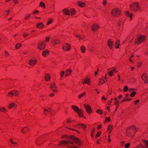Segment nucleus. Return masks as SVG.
<instances>
[{"label":"nucleus","instance_id":"6e6552de","mask_svg":"<svg viewBox=\"0 0 148 148\" xmlns=\"http://www.w3.org/2000/svg\"><path fill=\"white\" fill-rule=\"evenodd\" d=\"M141 78L144 80L145 83L147 84L148 83V77L145 73H144L143 74Z\"/></svg>","mask_w":148,"mask_h":148},{"label":"nucleus","instance_id":"37998d69","mask_svg":"<svg viewBox=\"0 0 148 148\" xmlns=\"http://www.w3.org/2000/svg\"><path fill=\"white\" fill-rule=\"evenodd\" d=\"M128 90V88L127 86H125L124 88V92H126Z\"/></svg>","mask_w":148,"mask_h":148},{"label":"nucleus","instance_id":"680f3d73","mask_svg":"<svg viewBox=\"0 0 148 148\" xmlns=\"http://www.w3.org/2000/svg\"><path fill=\"white\" fill-rule=\"evenodd\" d=\"M39 12V11L38 10H35L34 11L33 13L34 14H37Z\"/></svg>","mask_w":148,"mask_h":148},{"label":"nucleus","instance_id":"052dcab7","mask_svg":"<svg viewBox=\"0 0 148 148\" xmlns=\"http://www.w3.org/2000/svg\"><path fill=\"white\" fill-rule=\"evenodd\" d=\"M129 91L130 92H131L132 90H135V89L134 88H130L129 89Z\"/></svg>","mask_w":148,"mask_h":148},{"label":"nucleus","instance_id":"0e129e2a","mask_svg":"<svg viewBox=\"0 0 148 148\" xmlns=\"http://www.w3.org/2000/svg\"><path fill=\"white\" fill-rule=\"evenodd\" d=\"M121 146H123L124 145V142L123 141H122L121 142Z\"/></svg>","mask_w":148,"mask_h":148},{"label":"nucleus","instance_id":"69168bd1","mask_svg":"<svg viewBox=\"0 0 148 148\" xmlns=\"http://www.w3.org/2000/svg\"><path fill=\"white\" fill-rule=\"evenodd\" d=\"M141 63H139V62H138L137 63V65L138 66V67H140V65H141Z\"/></svg>","mask_w":148,"mask_h":148},{"label":"nucleus","instance_id":"79ce46f5","mask_svg":"<svg viewBox=\"0 0 148 148\" xmlns=\"http://www.w3.org/2000/svg\"><path fill=\"white\" fill-rule=\"evenodd\" d=\"M0 111L4 112L5 111L7 112L6 109L4 108H0Z\"/></svg>","mask_w":148,"mask_h":148},{"label":"nucleus","instance_id":"393cba45","mask_svg":"<svg viewBox=\"0 0 148 148\" xmlns=\"http://www.w3.org/2000/svg\"><path fill=\"white\" fill-rule=\"evenodd\" d=\"M45 79L46 81H49L50 79V75L48 74H47L45 76Z\"/></svg>","mask_w":148,"mask_h":148},{"label":"nucleus","instance_id":"a211bd4d","mask_svg":"<svg viewBox=\"0 0 148 148\" xmlns=\"http://www.w3.org/2000/svg\"><path fill=\"white\" fill-rule=\"evenodd\" d=\"M72 70L71 69H68L66 71L65 76H67L70 75L71 73Z\"/></svg>","mask_w":148,"mask_h":148},{"label":"nucleus","instance_id":"c756f323","mask_svg":"<svg viewBox=\"0 0 148 148\" xmlns=\"http://www.w3.org/2000/svg\"><path fill=\"white\" fill-rule=\"evenodd\" d=\"M120 41L119 40H117L115 44V47L116 48H119V45Z\"/></svg>","mask_w":148,"mask_h":148},{"label":"nucleus","instance_id":"3c124183","mask_svg":"<svg viewBox=\"0 0 148 148\" xmlns=\"http://www.w3.org/2000/svg\"><path fill=\"white\" fill-rule=\"evenodd\" d=\"M5 56H8L9 55V54L8 53V52L7 51H5Z\"/></svg>","mask_w":148,"mask_h":148},{"label":"nucleus","instance_id":"f8f14e48","mask_svg":"<svg viewBox=\"0 0 148 148\" xmlns=\"http://www.w3.org/2000/svg\"><path fill=\"white\" fill-rule=\"evenodd\" d=\"M70 47L71 46L70 45L66 43L63 46L62 49L64 51H69L70 49V48L69 47Z\"/></svg>","mask_w":148,"mask_h":148},{"label":"nucleus","instance_id":"8fccbe9b","mask_svg":"<svg viewBox=\"0 0 148 148\" xmlns=\"http://www.w3.org/2000/svg\"><path fill=\"white\" fill-rule=\"evenodd\" d=\"M64 73V71H61L60 75V77H62L63 76Z\"/></svg>","mask_w":148,"mask_h":148},{"label":"nucleus","instance_id":"0eeeda50","mask_svg":"<svg viewBox=\"0 0 148 148\" xmlns=\"http://www.w3.org/2000/svg\"><path fill=\"white\" fill-rule=\"evenodd\" d=\"M143 142L144 143L146 147H144L143 145L140 144L136 147L134 148H148V141L144 140H143Z\"/></svg>","mask_w":148,"mask_h":148},{"label":"nucleus","instance_id":"4c0bfd02","mask_svg":"<svg viewBox=\"0 0 148 148\" xmlns=\"http://www.w3.org/2000/svg\"><path fill=\"white\" fill-rule=\"evenodd\" d=\"M136 92H132L130 94V96L131 97H134V95L136 94Z\"/></svg>","mask_w":148,"mask_h":148},{"label":"nucleus","instance_id":"5fc2aeb1","mask_svg":"<svg viewBox=\"0 0 148 148\" xmlns=\"http://www.w3.org/2000/svg\"><path fill=\"white\" fill-rule=\"evenodd\" d=\"M134 55H132L131 56H130V59L129 60H130V61L131 62H132V63H133V61L132 60H131V58L132 57H134Z\"/></svg>","mask_w":148,"mask_h":148},{"label":"nucleus","instance_id":"412c9836","mask_svg":"<svg viewBox=\"0 0 148 148\" xmlns=\"http://www.w3.org/2000/svg\"><path fill=\"white\" fill-rule=\"evenodd\" d=\"M116 71V68H113L112 69L110 72H108V73L109 76H110V77L112 75L114 72V71Z\"/></svg>","mask_w":148,"mask_h":148},{"label":"nucleus","instance_id":"338daca9","mask_svg":"<svg viewBox=\"0 0 148 148\" xmlns=\"http://www.w3.org/2000/svg\"><path fill=\"white\" fill-rule=\"evenodd\" d=\"M107 109L109 111H110V107L109 106H107Z\"/></svg>","mask_w":148,"mask_h":148},{"label":"nucleus","instance_id":"bf43d9fd","mask_svg":"<svg viewBox=\"0 0 148 148\" xmlns=\"http://www.w3.org/2000/svg\"><path fill=\"white\" fill-rule=\"evenodd\" d=\"M106 1L105 0H103V1L102 2L103 5H105L106 4Z\"/></svg>","mask_w":148,"mask_h":148},{"label":"nucleus","instance_id":"a18cd8bd","mask_svg":"<svg viewBox=\"0 0 148 148\" xmlns=\"http://www.w3.org/2000/svg\"><path fill=\"white\" fill-rule=\"evenodd\" d=\"M10 141L11 142V143L12 144H17V143H16L14 142H13V139H10Z\"/></svg>","mask_w":148,"mask_h":148},{"label":"nucleus","instance_id":"de8ad7c7","mask_svg":"<svg viewBox=\"0 0 148 148\" xmlns=\"http://www.w3.org/2000/svg\"><path fill=\"white\" fill-rule=\"evenodd\" d=\"M130 144L129 143H127L125 145V148H128L130 146Z\"/></svg>","mask_w":148,"mask_h":148},{"label":"nucleus","instance_id":"1a4fd4ad","mask_svg":"<svg viewBox=\"0 0 148 148\" xmlns=\"http://www.w3.org/2000/svg\"><path fill=\"white\" fill-rule=\"evenodd\" d=\"M38 48L40 50H43L45 47V44L42 42L39 43L38 44Z\"/></svg>","mask_w":148,"mask_h":148},{"label":"nucleus","instance_id":"423d86ee","mask_svg":"<svg viewBox=\"0 0 148 148\" xmlns=\"http://www.w3.org/2000/svg\"><path fill=\"white\" fill-rule=\"evenodd\" d=\"M70 138L75 143L77 144L78 145H80L81 143L79 140L75 136H71Z\"/></svg>","mask_w":148,"mask_h":148},{"label":"nucleus","instance_id":"58836bf2","mask_svg":"<svg viewBox=\"0 0 148 148\" xmlns=\"http://www.w3.org/2000/svg\"><path fill=\"white\" fill-rule=\"evenodd\" d=\"M96 112L97 113L100 114H101L103 113L102 110L99 109L97 110Z\"/></svg>","mask_w":148,"mask_h":148},{"label":"nucleus","instance_id":"ea45409f","mask_svg":"<svg viewBox=\"0 0 148 148\" xmlns=\"http://www.w3.org/2000/svg\"><path fill=\"white\" fill-rule=\"evenodd\" d=\"M27 128L26 127H25L21 131L22 132V133H25V132H27Z\"/></svg>","mask_w":148,"mask_h":148},{"label":"nucleus","instance_id":"09e8293b","mask_svg":"<svg viewBox=\"0 0 148 148\" xmlns=\"http://www.w3.org/2000/svg\"><path fill=\"white\" fill-rule=\"evenodd\" d=\"M52 22V19H50L48 22L47 23V25H48L49 24H51Z\"/></svg>","mask_w":148,"mask_h":148},{"label":"nucleus","instance_id":"864d4df0","mask_svg":"<svg viewBox=\"0 0 148 148\" xmlns=\"http://www.w3.org/2000/svg\"><path fill=\"white\" fill-rule=\"evenodd\" d=\"M110 117H109V118H108L107 117H106V121L109 122V121H110Z\"/></svg>","mask_w":148,"mask_h":148},{"label":"nucleus","instance_id":"c03bdc74","mask_svg":"<svg viewBox=\"0 0 148 148\" xmlns=\"http://www.w3.org/2000/svg\"><path fill=\"white\" fill-rule=\"evenodd\" d=\"M101 134V132H98L96 135L95 137L96 138H97L98 136H99Z\"/></svg>","mask_w":148,"mask_h":148},{"label":"nucleus","instance_id":"2eb2a0df","mask_svg":"<svg viewBox=\"0 0 148 148\" xmlns=\"http://www.w3.org/2000/svg\"><path fill=\"white\" fill-rule=\"evenodd\" d=\"M113 41H112L111 40L109 39L108 41V46L110 49H112V47L113 45Z\"/></svg>","mask_w":148,"mask_h":148},{"label":"nucleus","instance_id":"c85d7f7f","mask_svg":"<svg viewBox=\"0 0 148 148\" xmlns=\"http://www.w3.org/2000/svg\"><path fill=\"white\" fill-rule=\"evenodd\" d=\"M104 82L105 81L104 80V78L103 77L100 79L99 82V84L100 85V83L103 84L104 83Z\"/></svg>","mask_w":148,"mask_h":148},{"label":"nucleus","instance_id":"f3484780","mask_svg":"<svg viewBox=\"0 0 148 148\" xmlns=\"http://www.w3.org/2000/svg\"><path fill=\"white\" fill-rule=\"evenodd\" d=\"M126 16L130 18L131 20L132 19V14H131L128 11H126L125 12Z\"/></svg>","mask_w":148,"mask_h":148},{"label":"nucleus","instance_id":"39448f33","mask_svg":"<svg viewBox=\"0 0 148 148\" xmlns=\"http://www.w3.org/2000/svg\"><path fill=\"white\" fill-rule=\"evenodd\" d=\"M111 14L114 16H118L121 14L120 10L118 8L113 9L112 11Z\"/></svg>","mask_w":148,"mask_h":148},{"label":"nucleus","instance_id":"49530a36","mask_svg":"<svg viewBox=\"0 0 148 148\" xmlns=\"http://www.w3.org/2000/svg\"><path fill=\"white\" fill-rule=\"evenodd\" d=\"M40 141V140H39L38 139H37L36 140V144L37 145H40V144H39V141Z\"/></svg>","mask_w":148,"mask_h":148},{"label":"nucleus","instance_id":"473e14b6","mask_svg":"<svg viewBox=\"0 0 148 148\" xmlns=\"http://www.w3.org/2000/svg\"><path fill=\"white\" fill-rule=\"evenodd\" d=\"M80 50L82 53H84L86 51V48L84 46H82L81 47Z\"/></svg>","mask_w":148,"mask_h":148},{"label":"nucleus","instance_id":"ddd939ff","mask_svg":"<svg viewBox=\"0 0 148 148\" xmlns=\"http://www.w3.org/2000/svg\"><path fill=\"white\" fill-rule=\"evenodd\" d=\"M99 27L98 24H94L91 27V29L94 32L97 29H98Z\"/></svg>","mask_w":148,"mask_h":148},{"label":"nucleus","instance_id":"4d7b16f0","mask_svg":"<svg viewBox=\"0 0 148 148\" xmlns=\"http://www.w3.org/2000/svg\"><path fill=\"white\" fill-rule=\"evenodd\" d=\"M8 94L10 95V96H12V91H10L8 92Z\"/></svg>","mask_w":148,"mask_h":148},{"label":"nucleus","instance_id":"2f4dec72","mask_svg":"<svg viewBox=\"0 0 148 148\" xmlns=\"http://www.w3.org/2000/svg\"><path fill=\"white\" fill-rule=\"evenodd\" d=\"M16 105V104L15 103H12L9 105L8 108L9 109H11L13 107L15 106Z\"/></svg>","mask_w":148,"mask_h":148},{"label":"nucleus","instance_id":"f257e3e1","mask_svg":"<svg viewBox=\"0 0 148 148\" xmlns=\"http://www.w3.org/2000/svg\"><path fill=\"white\" fill-rule=\"evenodd\" d=\"M130 10L133 11H136L141 8L139 5V3L135 2L130 5Z\"/></svg>","mask_w":148,"mask_h":148},{"label":"nucleus","instance_id":"a19ab883","mask_svg":"<svg viewBox=\"0 0 148 148\" xmlns=\"http://www.w3.org/2000/svg\"><path fill=\"white\" fill-rule=\"evenodd\" d=\"M80 127L84 129H85L86 127V126L85 125L83 124H80Z\"/></svg>","mask_w":148,"mask_h":148},{"label":"nucleus","instance_id":"774afa93","mask_svg":"<svg viewBox=\"0 0 148 148\" xmlns=\"http://www.w3.org/2000/svg\"><path fill=\"white\" fill-rule=\"evenodd\" d=\"M126 100H127V99H126V98H125H125H124V99H123V100H122L121 101V102H123V101H126Z\"/></svg>","mask_w":148,"mask_h":148},{"label":"nucleus","instance_id":"4468645a","mask_svg":"<svg viewBox=\"0 0 148 148\" xmlns=\"http://www.w3.org/2000/svg\"><path fill=\"white\" fill-rule=\"evenodd\" d=\"M62 11L63 14H64L67 15H69L70 14V12L67 9H64Z\"/></svg>","mask_w":148,"mask_h":148},{"label":"nucleus","instance_id":"c9c22d12","mask_svg":"<svg viewBox=\"0 0 148 148\" xmlns=\"http://www.w3.org/2000/svg\"><path fill=\"white\" fill-rule=\"evenodd\" d=\"M71 14L72 15H73L75 13V10L74 9H71Z\"/></svg>","mask_w":148,"mask_h":148},{"label":"nucleus","instance_id":"5701e85b","mask_svg":"<svg viewBox=\"0 0 148 148\" xmlns=\"http://www.w3.org/2000/svg\"><path fill=\"white\" fill-rule=\"evenodd\" d=\"M82 82L84 84L87 83L89 84H90V79L87 77L86 79H85L84 80H83Z\"/></svg>","mask_w":148,"mask_h":148},{"label":"nucleus","instance_id":"9b49d317","mask_svg":"<svg viewBox=\"0 0 148 148\" xmlns=\"http://www.w3.org/2000/svg\"><path fill=\"white\" fill-rule=\"evenodd\" d=\"M36 63V59H32L28 61V64L31 66H34Z\"/></svg>","mask_w":148,"mask_h":148},{"label":"nucleus","instance_id":"7c9ffc66","mask_svg":"<svg viewBox=\"0 0 148 148\" xmlns=\"http://www.w3.org/2000/svg\"><path fill=\"white\" fill-rule=\"evenodd\" d=\"M114 103H115V104L117 108L118 105H119V102L118 101V100L117 98H115L114 99Z\"/></svg>","mask_w":148,"mask_h":148},{"label":"nucleus","instance_id":"aec40b11","mask_svg":"<svg viewBox=\"0 0 148 148\" xmlns=\"http://www.w3.org/2000/svg\"><path fill=\"white\" fill-rule=\"evenodd\" d=\"M36 27L42 29L43 28V25L42 23H40L36 24Z\"/></svg>","mask_w":148,"mask_h":148},{"label":"nucleus","instance_id":"f03ea898","mask_svg":"<svg viewBox=\"0 0 148 148\" xmlns=\"http://www.w3.org/2000/svg\"><path fill=\"white\" fill-rule=\"evenodd\" d=\"M146 37L144 35H140L138 36L137 39H135V44L138 45L139 43L144 42L146 39Z\"/></svg>","mask_w":148,"mask_h":148},{"label":"nucleus","instance_id":"e433bc0d","mask_svg":"<svg viewBox=\"0 0 148 148\" xmlns=\"http://www.w3.org/2000/svg\"><path fill=\"white\" fill-rule=\"evenodd\" d=\"M85 92H84L81 94L79 95L78 96V97L79 98H81V97H83L85 94Z\"/></svg>","mask_w":148,"mask_h":148},{"label":"nucleus","instance_id":"9d476101","mask_svg":"<svg viewBox=\"0 0 148 148\" xmlns=\"http://www.w3.org/2000/svg\"><path fill=\"white\" fill-rule=\"evenodd\" d=\"M84 106L87 112L89 114L91 112V109L90 106L88 105L84 104Z\"/></svg>","mask_w":148,"mask_h":148},{"label":"nucleus","instance_id":"dca6fc26","mask_svg":"<svg viewBox=\"0 0 148 148\" xmlns=\"http://www.w3.org/2000/svg\"><path fill=\"white\" fill-rule=\"evenodd\" d=\"M50 88H51L53 92H56L57 91V90L56 89H53V88H56V84L55 83L52 84L50 85Z\"/></svg>","mask_w":148,"mask_h":148},{"label":"nucleus","instance_id":"7ed1b4c3","mask_svg":"<svg viewBox=\"0 0 148 148\" xmlns=\"http://www.w3.org/2000/svg\"><path fill=\"white\" fill-rule=\"evenodd\" d=\"M60 144H63L64 145H67L69 148H79L77 146H70L69 145V143H71V145H73L74 143L73 142H71L70 140H69L68 141H60Z\"/></svg>","mask_w":148,"mask_h":148},{"label":"nucleus","instance_id":"e2e57ef3","mask_svg":"<svg viewBox=\"0 0 148 148\" xmlns=\"http://www.w3.org/2000/svg\"><path fill=\"white\" fill-rule=\"evenodd\" d=\"M49 38L46 37L45 38L46 41H47V42L49 41Z\"/></svg>","mask_w":148,"mask_h":148},{"label":"nucleus","instance_id":"f704fd0d","mask_svg":"<svg viewBox=\"0 0 148 148\" xmlns=\"http://www.w3.org/2000/svg\"><path fill=\"white\" fill-rule=\"evenodd\" d=\"M21 46V45L20 43H17L16 45H15V48L16 49H18Z\"/></svg>","mask_w":148,"mask_h":148},{"label":"nucleus","instance_id":"a878e982","mask_svg":"<svg viewBox=\"0 0 148 148\" xmlns=\"http://www.w3.org/2000/svg\"><path fill=\"white\" fill-rule=\"evenodd\" d=\"M113 126L112 125H110L108 127L107 130L108 131V132L109 133H110L112 130V128Z\"/></svg>","mask_w":148,"mask_h":148},{"label":"nucleus","instance_id":"4be33fe9","mask_svg":"<svg viewBox=\"0 0 148 148\" xmlns=\"http://www.w3.org/2000/svg\"><path fill=\"white\" fill-rule=\"evenodd\" d=\"M49 54V51L48 50H45L42 52V55L44 56H46Z\"/></svg>","mask_w":148,"mask_h":148},{"label":"nucleus","instance_id":"bb28decb","mask_svg":"<svg viewBox=\"0 0 148 148\" xmlns=\"http://www.w3.org/2000/svg\"><path fill=\"white\" fill-rule=\"evenodd\" d=\"M131 130L130 129V128L127 129V130H126V134H127V135H130V136H133L131 134Z\"/></svg>","mask_w":148,"mask_h":148},{"label":"nucleus","instance_id":"603ef678","mask_svg":"<svg viewBox=\"0 0 148 148\" xmlns=\"http://www.w3.org/2000/svg\"><path fill=\"white\" fill-rule=\"evenodd\" d=\"M130 129H131V130H133L134 129H135L136 128L134 126H132L130 127Z\"/></svg>","mask_w":148,"mask_h":148},{"label":"nucleus","instance_id":"b1692460","mask_svg":"<svg viewBox=\"0 0 148 148\" xmlns=\"http://www.w3.org/2000/svg\"><path fill=\"white\" fill-rule=\"evenodd\" d=\"M77 3L81 7H83L85 5V3H84L80 2L79 1H77Z\"/></svg>","mask_w":148,"mask_h":148},{"label":"nucleus","instance_id":"cd10ccee","mask_svg":"<svg viewBox=\"0 0 148 148\" xmlns=\"http://www.w3.org/2000/svg\"><path fill=\"white\" fill-rule=\"evenodd\" d=\"M12 96L13 95L17 96L18 94V91L16 90H12Z\"/></svg>","mask_w":148,"mask_h":148},{"label":"nucleus","instance_id":"72a5a7b5","mask_svg":"<svg viewBox=\"0 0 148 148\" xmlns=\"http://www.w3.org/2000/svg\"><path fill=\"white\" fill-rule=\"evenodd\" d=\"M40 5L42 7L45 8V3L42 2L41 1L40 2Z\"/></svg>","mask_w":148,"mask_h":148},{"label":"nucleus","instance_id":"6ab92c4d","mask_svg":"<svg viewBox=\"0 0 148 148\" xmlns=\"http://www.w3.org/2000/svg\"><path fill=\"white\" fill-rule=\"evenodd\" d=\"M60 42V40L58 39H53L51 41L52 43L53 44H57Z\"/></svg>","mask_w":148,"mask_h":148},{"label":"nucleus","instance_id":"6e6d98bb","mask_svg":"<svg viewBox=\"0 0 148 148\" xmlns=\"http://www.w3.org/2000/svg\"><path fill=\"white\" fill-rule=\"evenodd\" d=\"M76 36L79 39H82V38L79 34H77L76 35Z\"/></svg>","mask_w":148,"mask_h":148},{"label":"nucleus","instance_id":"13d9d810","mask_svg":"<svg viewBox=\"0 0 148 148\" xmlns=\"http://www.w3.org/2000/svg\"><path fill=\"white\" fill-rule=\"evenodd\" d=\"M139 101V100H137L135 101V102H134V103L135 104H136L138 103Z\"/></svg>","mask_w":148,"mask_h":148},{"label":"nucleus","instance_id":"20e7f679","mask_svg":"<svg viewBox=\"0 0 148 148\" xmlns=\"http://www.w3.org/2000/svg\"><path fill=\"white\" fill-rule=\"evenodd\" d=\"M72 108L78 114L80 117H82L83 116V112L82 110L79 109L77 107L74 105L72 106Z\"/></svg>","mask_w":148,"mask_h":148}]
</instances>
